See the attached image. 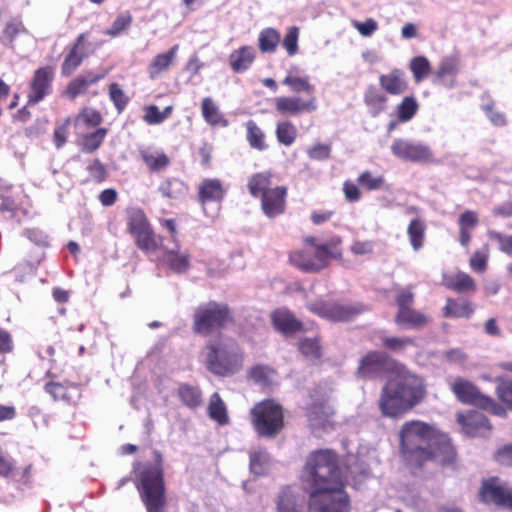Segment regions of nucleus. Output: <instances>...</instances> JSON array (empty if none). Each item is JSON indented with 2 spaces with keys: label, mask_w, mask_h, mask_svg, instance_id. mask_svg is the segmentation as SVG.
<instances>
[{
  "label": "nucleus",
  "mask_w": 512,
  "mask_h": 512,
  "mask_svg": "<svg viewBox=\"0 0 512 512\" xmlns=\"http://www.w3.org/2000/svg\"><path fill=\"white\" fill-rule=\"evenodd\" d=\"M311 512H350V497L341 476L338 455L330 449L310 452L300 473Z\"/></svg>",
  "instance_id": "1"
},
{
  "label": "nucleus",
  "mask_w": 512,
  "mask_h": 512,
  "mask_svg": "<svg viewBox=\"0 0 512 512\" xmlns=\"http://www.w3.org/2000/svg\"><path fill=\"white\" fill-rule=\"evenodd\" d=\"M399 452L407 466L421 469L429 463L445 467L455 463L456 451L449 436L432 425L411 420L399 431Z\"/></svg>",
  "instance_id": "2"
},
{
  "label": "nucleus",
  "mask_w": 512,
  "mask_h": 512,
  "mask_svg": "<svg viewBox=\"0 0 512 512\" xmlns=\"http://www.w3.org/2000/svg\"><path fill=\"white\" fill-rule=\"evenodd\" d=\"M341 243L342 239L338 235L324 243H319L314 236H306L302 248L289 252V263L304 273H319L329 266L332 259L342 257Z\"/></svg>",
  "instance_id": "3"
},
{
  "label": "nucleus",
  "mask_w": 512,
  "mask_h": 512,
  "mask_svg": "<svg viewBox=\"0 0 512 512\" xmlns=\"http://www.w3.org/2000/svg\"><path fill=\"white\" fill-rule=\"evenodd\" d=\"M249 194L259 199L261 210L268 218H276L287 208L288 188L273 185V173L269 170L253 173L247 181Z\"/></svg>",
  "instance_id": "4"
},
{
  "label": "nucleus",
  "mask_w": 512,
  "mask_h": 512,
  "mask_svg": "<svg viewBox=\"0 0 512 512\" xmlns=\"http://www.w3.org/2000/svg\"><path fill=\"white\" fill-rule=\"evenodd\" d=\"M154 463L140 472V497L147 512H164L166 505L165 482L162 454L153 452Z\"/></svg>",
  "instance_id": "5"
},
{
  "label": "nucleus",
  "mask_w": 512,
  "mask_h": 512,
  "mask_svg": "<svg viewBox=\"0 0 512 512\" xmlns=\"http://www.w3.org/2000/svg\"><path fill=\"white\" fill-rule=\"evenodd\" d=\"M249 421L259 437L272 439L285 428V411L278 401L263 399L250 409Z\"/></svg>",
  "instance_id": "6"
},
{
  "label": "nucleus",
  "mask_w": 512,
  "mask_h": 512,
  "mask_svg": "<svg viewBox=\"0 0 512 512\" xmlns=\"http://www.w3.org/2000/svg\"><path fill=\"white\" fill-rule=\"evenodd\" d=\"M205 348L207 350L205 365L212 374L226 377L241 369L243 357L236 343L213 340L209 341Z\"/></svg>",
  "instance_id": "7"
},
{
  "label": "nucleus",
  "mask_w": 512,
  "mask_h": 512,
  "mask_svg": "<svg viewBox=\"0 0 512 512\" xmlns=\"http://www.w3.org/2000/svg\"><path fill=\"white\" fill-rule=\"evenodd\" d=\"M234 322L232 311L228 304L209 301L200 304L194 311L192 331L201 336H209L221 331Z\"/></svg>",
  "instance_id": "8"
},
{
  "label": "nucleus",
  "mask_w": 512,
  "mask_h": 512,
  "mask_svg": "<svg viewBox=\"0 0 512 512\" xmlns=\"http://www.w3.org/2000/svg\"><path fill=\"white\" fill-rule=\"evenodd\" d=\"M451 390L462 404L472 405L498 417H506V409L494 398L483 394L472 382L456 378L451 384Z\"/></svg>",
  "instance_id": "9"
},
{
  "label": "nucleus",
  "mask_w": 512,
  "mask_h": 512,
  "mask_svg": "<svg viewBox=\"0 0 512 512\" xmlns=\"http://www.w3.org/2000/svg\"><path fill=\"white\" fill-rule=\"evenodd\" d=\"M389 379L410 410L426 398L427 388L423 377L410 371L405 365Z\"/></svg>",
  "instance_id": "10"
},
{
  "label": "nucleus",
  "mask_w": 512,
  "mask_h": 512,
  "mask_svg": "<svg viewBox=\"0 0 512 512\" xmlns=\"http://www.w3.org/2000/svg\"><path fill=\"white\" fill-rule=\"evenodd\" d=\"M414 292L411 287L401 288L395 297L397 313L394 321L406 329L421 330L431 322V317L413 308Z\"/></svg>",
  "instance_id": "11"
},
{
  "label": "nucleus",
  "mask_w": 512,
  "mask_h": 512,
  "mask_svg": "<svg viewBox=\"0 0 512 512\" xmlns=\"http://www.w3.org/2000/svg\"><path fill=\"white\" fill-rule=\"evenodd\" d=\"M336 414L330 403L329 396L321 389H312L309 392V402L305 407V415L312 429L325 430L333 427V418Z\"/></svg>",
  "instance_id": "12"
},
{
  "label": "nucleus",
  "mask_w": 512,
  "mask_h": 512,
  "mask_svg": "<svg viewBox=\"0 0 512 512\" xmlns=\"http://www.w3.org/2000/svg\"><path fill=\"white\" fill-rule=\"evenodd\" d=\"M401 362L380 351H369L359 361L357 375L361 378L377 379L383 375L391 378L403 366Z\"/></svg>",
  "instance_id": "13"
},
{
  "label": "nucleus",
  "mask_w": 512,
  "mask_h": 512,
  "mask_svg": "<svg viewBox=\"0 0 512 512\" xmlns=\"http://www.w3.org/2000/svg\"><path fill=\"white\" fill-rule=\"evenodd\" d=\"M392 154L406 162L432 164L434 152L428 144L403 138L395 139L391 144Z\"/></svg>",
  "instance_id": "14"
},
{
  "label": "nucleus",
  "mask_w": 512,
  "mask_h": 512,
  "mask_svg": "<svg viewBox=\"0 0 512 512\" xmlns=\"http://www.w3.org/2000/svg\"><path fill=\"white\" fill-rule=\"evenodd\" d=\"M479 500L486 505L512 510V488L502 483L498 477H490L481 483Z\"/></svg>",
  "instance_id": "15"
},
{
  "label": "nucleus",
  "mask_w": 512,
  "mask_h": 512,
  "mask_svg": "<svg viewBox=\"0 0 512 512\" xmlns=\"http://www.w3.org/2000/svg\"><path fill=\"white\" fill-rule=\"evenodd\" d=\"M308 309L322 318L343 322L360 315L364 311V306L362 304L344 305L337 302L319 301L310 304Z\"/></svg>",
  "instance_id": "16"
},
{
  "label": "nucleus",
  "mask_w": 512,
  "mask_h": 512,
  "mask_svg": "<svg viewBox=\"0 0 512 512\" xmlns=\"http://www.w3.org/2000/svg\"><path fill=\"white\" fill-rule=\"evenodd\" d=\"M55 71L52 66L37 68L29 81L27 104L36 105L52 93Z\"/></svg>",
  "instance_id": "17"
},
{
  "label": "nucleus",
  "mask_w": 512,
  "mask_h": 512,
  "mask_svg": "<svg viewBox=\"0 0 512 512\" xmlns=\"http://www.w3.org/2000/svg\"><path fill=\"white\" fill-rule=\"evenodd\" d=\"M378 408L383 417L394 419L400 418L411 411L407 404L404 403L390 379L381 389Z\"/></svg>",
  "instance_id": "18"
},
{
  "label": "nucleus",
  "mask_w": 512,
  "mask_h": 512,
  "mask_svg": "<svg viewBox=\"0 0 512 512\" xmlns=\"http://www.w3.org/2000/svg\"><path fill=\"white\" fill-rule=\"evenodd\" d=\"M44 391L56 402L76 406L82 398L83 388L78 383L51 380L44 385Z\"/></svg>",
  "instance_id": "19"
},
{
  "label": "nucleus",
  "mask_w": 512,
  "mask_h": 512,
  "mask_svg": "<svg viewBox=\"0 0 512 512\" xmlns=\"http://www.w3.org/2000/svg\"><path fill=\"white\" fill-rule=\"evenodd\" d=\"M275 110L281 115L297 116L303 113H312L316 111L317 98L311 96L301 98L297 96H280L274 101Z\"/></svg>",
  "instance_id": "20"
},
{
  "label": "nucleus",
  "mask_w": 512,
  "mask_h": 512,
  "mask_svg": "<svg viewBox=\"0 0 512 512\" xmlns=\"http://www.w3.org/2000/svg\"><path fill=\"white\" fill-rule=\"evenodd\" d=\"M456 420L463 432L470 437L485 436L492 429L490 420L483 413L476 410L459 412L456 415Z\"/></svg>",
  "instance_id": "21"
},
{
  "label": "nucleus",
  "mask_w": 512,
  "mask_h": 512,
  "mask_svg": "<svg viewBox=\"0 0 512 512\" xmlns=\"http://www.w3.org/2000/svg\"><path fill=\"white\" fill-rule=\"evenodd\" d=\"M270 319L275 330L284 335L305 331L303 323L286 307L273 310Z\"/></svg>",
  "instance_id": "22"
},
{
  "label": "nucleus",
  "mask_w": 512,
  "mask_h": 512,
  "mask_svg": "<svg viewBox=\"0 0 512 512\" xmlns=\"http://www.w3.org/2000/svg\"><path fill=\"white\" fill-rule=\"evenodd\" d=\"M87 37L88 33H81L69 49L61 64V75L63 77L72 75L87 57L83 51Z\"/></svg>",
  "instance_id": "23"
},
{
  "label": "nucleus",
  "mask_w": 512,
  "mask_h": 512,
  "mask_svg": "<svg viewBox=\"0 0 512 512\" xmlns=\"http://www.w3.org/2000/svg\"><path fill=\"white\" fill-rule=\"evenodd\" d=\"M379 86L389 95L399 96L409 88V82L404 70L393 68L386 74L379 76Z\"/></svg>",
  "instance_id": "24"
},
{
  "label": "nucleus",
  "mask_w": 512,
  "mask_h": 512,
  "mask_svg": "<svg viewBox=\"0 0 512 512\" xmlns=\"http://www.w3.org/2000/svg\"><path fill=\"white\" fill-rule=\"evenodd\" d=\"M179 45L174 44L169 50L156 54L147 66V73L150 80H157L167 73L176 61Z\"/></svg>",
  "instance_id": "25"
},
{
  "label": "nucleus",
  "mask_w": 512,
  "mask_h": 512,
  "mask_svg": "<svg viewBox=\"0 0 512 512\" xmlns=\"http://www.w3.org/2000/svg\"><path fill=\"white\" fill-rule=\"evenodd\" d=\"M225 188L217 178L203 179L197 189V199L203 209L211 202L220 203L225 196Z\"/></svg>",
  "instance_id": "26"
},
{
  "label": "nucleus",
  "mask_w": 512,
  "mask_h": 512,
  "mask_svg": "<svg viewBox=\"0 0 512 512\" xmlns=\"http://www.w3.org/2000/svg\"><path fill=\"white\" fill-rule=\"evenodd\" d=\"M104 77L105 73H95L93 71L79 74L67 84L65 94L69 99L73 100L80 95L86 94L93 84L104 79Z\"/></svg>",
  "instance_id": "27"
},
{
  "label": "nucleus",
  "mask_w": 512,
  "mask_h": 512,
  "mask_svg": "<svg viewBox=\"0 0 512 512\" xmlns=\"http://www.w3.org/2000/svg\"><path fill=\"white\" fill-rule=\"evenodd\" d=\"M460 61L456 56L444 57L435 73L434 83L446 88H453L456 85V76L459 72Z\"/></svg>",
  "instance_id": "28"
},
{
  "label": "nucleus",
  "mask_w": 512,
  "mask_h": 512,
  "mask_svg": "<svg viewBox=\"0 0 512 512\" xmlns=\"http://www.w3.org/2000/svg\"><path fill=\"white\" fill-rule=\"evenodd\" d=\"M139 156L151 173H160L171 164L170 157L163 150L146 147L139 150Z\"/></svg>",
  "instance_id": "29"
},
{
  "label": "nucleus",
  "mask_w": 512,
  "mask_h": 512,
  "mask_svg": "<svg viewBox=\"0 0 512 512\" xmlns=\"http://www.w3.org/2000/svg\"><path fill=\"white\" fill-rule=\"evenodd\" d=\"M28 33L29 31L20 16L11 17L5 22L0 32V43L6 48L14 49L15 40Z\"/></svg>",
  "instance_id": "30"
},
{
  "label": "nucleus",
  "mask_w": 512,
  "mask_h": 512,
  "mask_svg": "<svg viewBox=\"0 0 512 512\" xmlns=\"http://www.w3.org/2000/svg\"><path fill=\"white\" fill-rule=\"evenodd\" d=\"M256 58L254 47L244 45L233 50L229 55V65L234 73H243L247 71Z\"/></svg>",
  "instance_id": "31"
},
{
  "label": "nucleus",
  "mask_w": 512,
  "mask_h": 512,
  "mask_svg": "<svg viewBox=\"0 0 512 512\" xmlns=\"http://www.w3.org/2000/svg\"><path fill=\"white\" fill-rule=\"evenodd\" d=\"M363 101L372 117H377L387 108L388 97L381 88L369 85L363 96Z\"/></svg>",
  "instance_id": "32"
},
{
  "label": "nucleus",
  "mask_w": 512,
  "mask_h": 512,
  "mask_svg": "<svg viewBox=\"0 0 512 512\" xmlns=\"http://www.w3.org/2000/svg\"><path fill=\"white\" fill-rule=\"evenodd\" d=\"M31 469V464L22 469H17L12 459L0 454V476L10 478L19 484L26 485L31 478Z\"/></svg>",
  "instance_id": "33"
},
{
  "label": "nucleus",
  "mask_w": 512,
  "mask_h": 512,
  "mask_svg": "<svg viewBox=\"0 0 512 512\" xmlns=\"http://www.w3.org/2000/svg\"><path fill=\"white\" fill-rule=\"evenodd\" d=\"M177 249L167 250L164 247L163 250V261L165 265L174 273L184 274L190 268V254L187 252L180 253L179 245L176 244Z\"/></svg>",
  "instance_id": "34"
},
{
  "label": "nucleus",
  "mask_w": 512,
  "mask_h": 512,
  "mask_svg": "<svg viewBox=\"0 0 512 512\" xmlns=\"http://www.w3.org/2000/svg\"><path fill=\"white\" fill-rule=\"evenodd\" d=\"M276 512H304L298 495L290 486L281 488L275 498Z\"/></svg>",
  "instance_id": "35"
},
{
  "label": "nucleus",
  "mask_w": 512,
  "mask_h": 512,
  "mask_svg": "<svg viewBox=\"0 0 512 512\" xmlns=\"http://www.w3.org/2000/svg\"><path fill=\"white\" fill-rule=\"evenodd\" d=\"M282 84L287 86L293 93H304L314 96L315 86L310 82L308 76H298L290 69L282 80Z\"/></svg>",
  "instance_id": "36"
},
{
  "label": "nucleus",
  "mask_w": 512,
  "mask_h": 512,
  "mask_svg": "<svg viewBox=\"0 0 512 512\" xmlns=\"http://www.w3.org/2000/svg\"><path fill=\"white\" fill-rule=\"evenodd\" d=\"M443 316L446 318H470L474 313L473 305L468 301H457L452 298L446 300L443 307Z\"/></svg>",
  "instance_id": "37"
},
{
  "label": "nucleus",
  "mask_w": 512,
  "mask_h": 512,
  "mask_svg": "<svg viewBox=\"0 0 512 512\" xmlns=\"http://www.w3.org/2000/svg\"><path fill=\"white\" fill-rule=\"evenodd\" d=\"M201 112L204 120L211 126L225 127L228 125V121L224 118L219 108L210 97L202 99Z\"/></svg>",
  "instance_id": "38"
},
{
  "label": "nucleus",
  "mask_w": 512,
  "mask_h": 512,
  "mask_svg": "<svg viewBox=\"0 0 512 512\" xmlns=\"http://www.w3.org/2000/svg\"><path fill=\"white\" fill-rule=\"evenodd\" d=\"M209 417L221 426L229 423V416L225 403L219 393L215 392L210 396L208 404Z\"/></svg>",
  "instance_id": "39"
},
{
  "label": "nucleus",
  "mask_w": 512,
  "mask_h": 512,
  "mask_svg": "<svg viewBox=\"0 0 512 512\" xmlns=\"http://www.w3.org/2000/svg\"><path fill=\"white\" fill-rule=\"evenodd\" d=\"M426 228L425 221L419 217L412 219L408 225L407 235L415 251L420 250L424 246Z\"/></svg>",
  "instance_id": "40"
},
{
  "label": "nucleus",
  "mask_w": 512,
  "mask_h": 512,
  "mask_svg": "<svg viewBox=\"0 0 512 512\" xmlns=\"http://www.w3.org/2000/svg\"><path fill=\"white\" fill-rule=\"evenodd\" d=\"M132 237L135 240L136 246L144 252H155L157 249L162 248V245L158 242V239L161 240V238L155 234L152 226L139 231Z\"/></svg>",
  "instance_id": "41"
},
{
  "label": "nucleus",
  "mask_w": 512,
  "mask_h": 512,
  "mask_svg": "<svg viewBox=\"0 0 512 512\" xmlns=\"http://www.w3.org/2000/svg\"><path fill=\"white\" fill-rule=\"evenodd\" d=\"M246 140L252 149L264 151L268 148L265 141V133L260 126L253 120H248L245 124Z\"/></svg>",
  "instance_id": "42"
},
{
  "label": "nucleus",
  "mask_w": 512,
  "mask_h": 512,
  "mask_svg": "<svg viewBox=\"0 0 512 512\" xmlns=\"http://www.w3.org/2000/svg\"><path fill=\"white\" fill-rule=\"evenodd\" d=\"M177 395L181 403L190 409H196L202 404V393L198 387L181 384L178 387Z\"/></svg>",
  "instance_id": "43"
},
{
  "label": "nucleus",
  "mask_w": 512,
  "mask_h": 512,
  "mask_svg": "<svg viewBox=\"0 0 512 512\" xmlns=\"http://www.w3.org/2000/svg\"><path fill=\"white\" fill-rule=\"evenodd\" d=\"M297 348L305 358L310 360H318L322 356L321 338L319 336L301 338L297 343Z\"/></svg>",
  "instance_id": "44"
},
{
  "label": "nucleus",
  "mask_w": 512,
  "mask_h": 512,
  "mask_svg": "<svg viewBox=\"0 0 512 512\" xmlns=\"http://www.w3.org/2000/svg\"><path fill=\"white\" fill-rule=\"evenodd\" d=\"M419 104L414 96H405L395 107L398 122L410 121L418 112Z\"/></svg>",
  "instance_id": "45"
},
{
  "label": "nucleus",
  "mask_w": 512,
  "mask_h": 512,
  "mask_svg": "<svg viewBox=\"0 0 512 512\" xmlns=\"http://www.w3.org/2000/svg\"><path fill=\"white\" fill-rule=\"evenodd\" d=\"M158 191L164 198L176 199L185 194L186 186L180 179L170 177L159 184Z\"/></svg>",
  "instance_id": "46"
},
{
  "label": "nucleus",
  "mask_w": 512,
  "mask_h": 512,
  "mask_svg": "<svg viewBox=\"0 0 512 512\" xmlns=\"http://www.w3.org/2000/svg\"><path fill=\"white\" fill-rule=\"evenodd\" d=\"M280 43V33L274 28H265L258 36V47L262 53H274Z\"/></svg>",
  "instance_id": "47"
},
{
  "label": "nucleus",
  "mask_w": 512,
  "mask_h": 512,
  "mask_svg": "<svg viewBox=\"0 0 512 512\" xmlns=\"http://www.w3.org/2000/svg\"><path fill=\"white\" fill-rule=\"evenodd\" d=\"M446 286L457 293H472L477 289L475 280L464 272L457 273L447 282Z\"/></svg>",
  "instance_id": "48"
},
{
  "label": "nucleus",
  "mask_w": 512,
  "mask_h": 512,
  "mask_svg": "<svg viewBox=\"0 0 512 512\" xmlns=\"http://www.w3.org/2000/svg\"><path fill=\"white\" fill-rule=\"evenodd\" d=\"M495 383V394L500 404L506 411H512V378L497 377Z\"/></svg>",
  "instance_id": "49"
},
{
  "label": "nucleus",
  "mask_w": 512,
  "mask_h": 512,
  "mask_svg": "<svg viewBox=\"0 0 512 512\" xmlns=\"http://www.w3.org/2000/svg\"><path fill=\"white\" fill-rule=\"evenodd\" d=\"M150 226L151 224L141 208H133L128 211L127 229L132 236Z\"/></svg>",
  "instance_id": "50"
},
{
  "label": "nucleus",
  "mask_w": 512,
  "mask_h": 512,
  "mask_svg": "<svg viewBox=\"0 0 512 512\" xmlns=\"http://www.w3.org/2000/svg\"><path fill=\"white\" fill-rule=\"evenodd\" d=\"M108 134L105 127L97 128L95 131L82 136L81 149L87 153H93L100 148Z\"/></svg>",
  "instance_id": "51"
},
{
  "label": "nucleus",
  "mask_w": 512,
  "mask_h": 512,
  "mask_svg": "<svg viewBox=\"0 0 512 512\" xmlns=\"http://www.w3.org/2000/svg\"><path fill=\"white\" fill-rule=\"evenodd\" d=\"M277 141L284 146H291L297 136L298 131L296 126L289 120L279 121L276 124L275 130Z\"/></svg>",
  "instance_id": "52"
},
{
  "label": "nucleus",
  "mask_w": 512,
  "mask_h": 512,
  "mask_svg": "<svg viewBox=\"0 0 512 512\" xmlns=\"http://www.w3.org/2000/svg\"><path fill=\"white\" fill-rule=\"evenodd\" d=\"M132 21L133 17L129 11L120 12L111 26L104 31V34L111 38L118 37L130 28Z\"/></svg>",
  "instance_id": "53"
},
{
  "label": "nucleus",
  "mask_w": 512,
  "mask_h": 512,
  "mask_svg": "<svg viewBox=\"0 0 512 512\" xmlns=\"http://www.w3.org/2000/svg\"><path fill=\"white\" fill-rule=\"evenodd\" d=\"M103 122L102 114L89 107H84L75 117V123H82L87 128L98 127Z\"/></svg>",
  "instance_id": "54"
},
{
  "label": "nucleus",
  "mask_w": 512,
  "mask_h": 512,
  "mask_svg": "<svg viewBox=\"0 0 512 512\" xmlns=\"http://www.w3.org/2000/svg\"><path fill=\"white\" fill-rule=\"evenodd\" d=\"M490 248L484 244L480 250H476L469 260L470 268L476 273H483L487 269Z\"/></svg>",
  "instance_id": "55"
},
{
  "label": "nucleus",
  "mask_w": 512,
  "mask_h": 512,
  "mask_svg": "<svg viewBox=\"0 0 512 512\" xmlns=\"http://www.w3.org/2000/svg\"><path fill=\"white\" fill-rule=\"evenodd\" d=\"M409 68L416 82L422 81L431 71L430 62L425 56H416L412 58Z\"/></svg>",
  "instance_id": "56"
},
{
  "label": "nucleus",
  "mask_w": 512,
  "mask_h": 512,
  "mask_svg": "<svg viewBox=\"0 0 512 512\" xmlns=\"http://www.w3.org/2000/svg\"><path fill=\"white\" fill-rule=\"evenodd\" d=\"M415 341L411 337H383L382 346L395 353L403 352L407 347L414 346Z\"/></svg>",
  "instance_id": "57"
},
{
  "label": "nucleus",
  "mask_w": 512,
  "mask_h": 512,
  "mask_svg": "<svg viewBox=\"0 0 512 512\" xmlns=\"http://www.w3.org/2000/svg\"><path fill=\"white\" fill-rule=\"evenodd\" d=\"M358 184L367 191L380 190L385 185L383 176H374L370 171L362 172L357 178Z\"/></svg>",
  "instance_id": "58"
},
{
  "label": "nucleus",
  "mask_w": 512,
  "mask_h": 512,
  "mask_svg": "<svg viewBox=\"0 0 512 512\" xmlns=\"http://www.w3.org/2000/svg\"><path fill=\"white\" fill-rule=\"evenodd\" d=\"M299 28L297 26H290L283 38L282 46L289 56H294L299 52Z\"/></svg>",
  "instance_id": "59"
},
{
  "label": "nucleus",
  "mask_w": 512,
  "mask_h": 512,
  "mask_svg": "<svg viewBox=\"0 0 512 512\" xmlns=\"http://www.w3.org/2000/svg\"><path fill=\"white\" fill-rule=\"evenodd\" d=\"M109 98L113 102L118 113L123 112L129 103V97L117 83H111L109 85Z\"/></svg>",
  "instance_id": "60"
},
{
  "label": "nucleus",
  "mask_w": 512,
  "mask_h": 512,
  "mask_svg": "<svg viewBox=\"0 0 512 512\" xmlns=\"http://www.w3.org/2000/svg\"><path fill=\"white\" fill-rule=\"evenodd\" d=\"M11 186L0 183V211L15 214L17 206L15 200L8 194Z\"/></svg>",
  "instance_id": "61"
},
{
  "label": "nucleus",
  "mask_w": 512,
  "mask_h": 512,
  "mask_svg": "<svg viewBox=\"0 0 512 512\" xmlns=\"http://www.w3.org/2000/svg\"><path fill=\"white\" fill-rule=\"evenodd\" d=\"M70 124H71V119L66 118L60 125H57L55 127L54 132H53V143L56 148L59 149V148L63 147L65 145V143L67 142V135L69 132Z\"/></svg>",
  "instance_id": "62"
},
{
  "label": "nucleus",
  "mask_w": 512,
  "mask_h": 512,
  "mask_svg": "<svg viewBox=\"0 0 512 512\" xmlns=\"http://www.w3.org/2000/svg\"><path fill=\"white\" fill-rule=\"evenodd\" d=\"M488 236L498 242L501 252L512 255V235H505L497 231H488Z\"/></svg>",
  "instance_id": "63"
},
{
  "label": "nucleus",
  "mask_w": 512,
  "mask_h": 512,
  "mask_svg": "<svg viewBox=\"0 0 512 512\" xmlns=\"http://www.w3.org/2000/svg\"><path fill=\"white\" fill-rule=\"evenodd\" d=\"M479 223L478 213L472 210H466L458 218L459 228L473 230Z\"/></svg>",
  "instance_id": "64"
}]
</instances>
